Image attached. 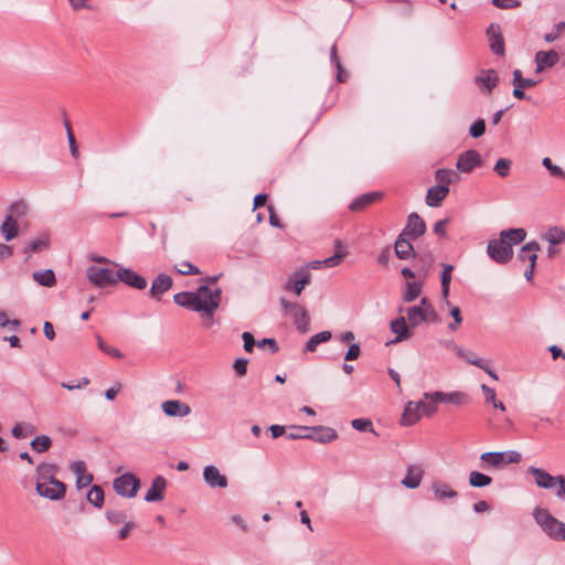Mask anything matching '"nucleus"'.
<instances>
[{"label":"nucleus","mask_w":565,"mask_h":565,"mask_svg":"<svg viewBox=\"0 0 565 565\" xmlns=\"http://www.w3.org/2000/svg\"><path fill=\"white\" fill-rule=\"evenodd\" d=\"M221 289H211L205 285L200 286L196 291H182L173 296L174 302L183 308L201 312L205 319L204 324L211 326L214 312L221 303Z\"/></svg>","instance_id":"1"},{"label":"nucleus","mask_w":565,"mask_h":565,"mask_svg":"<svg viewBox=\"0 0 565 565\" xmlns=\"http://www.w3.org/2000/svg\"><path fill=\"white\" fill-rule=\"evenodd\" d=\"M526 237L524 228H510L500 232L499 239H491L487 246L488 256L498 264H507L513 257V245Z\"/></svg>","instance_id":"2"},{"label":"nucleus","mask_w":565,"mask_h":565,"mask_svg":"<svg viewBox=\"0 0 565 565\" xmlns=\"http://www.w3.org/2000/svg\"><path fill=\"white\" fill-rule=\"evenodd\" d=\"M57 467L54 463L42 462L36 467V492L40 497L58 501L66 494V486L57 480Z\"/></svg>","instance_id":"3"},{"label":"nucleus","mask_w":565,"mask_h":565,"mask_svg":"<svg viewBox=\"0 0 565 565\" xmlns=\"http://www.w3.org/2000/svg\"><path fill=\"white\" fill-rule=\"evenodd\" d=\"M533 518L550 539L565 542V523L553 516L547 509L535 508Z\"/></svg>","instance_id":"4"},{"label":"nucleus","mask_w":565,"mask_h":565,"mask_svg":"<svg viewBox=\"0 0 565 565\" xmlns=\"http://www.w3.org/2000/svg\"><path fill=\"white\" fill-rule=\"evenodd\" d=\"M436 412L434 399H431L429 392L424 394V397L418 402H408L404 407L401 424L403 426H412L417 423L422 416H430Z\"/></svg>","instance_id":"5"},{"label":"nucleus","mask_w":565,"mask_h":565,"mask_svg":"<svg viewBox=\"0 0 565 565\" xmlns=\"http://www.w3.org/2000/svg\"><path fill=\"white\" fill-rule=\"evenodd\" d=\"M522 456L516 450L489 451L480 456V467L486 470H500L510 463H519Z\"/></svg>","instance_id":"6"},{"label":"nucleus","mask_w":565,"mask_h":565,"mask_svg":"<svg viewBox=\"0 0 565 565\" xmlns=\"http://www.w3.org/2000/svg\"><path fill=\"white\" fill-rule=\"evenodd\" d=\"M280 306L286 315H288L300 333H306L309 330V313L307 309L298 303L291 302L286 298H280Z\"/></svg>","instance_id":"7"},{"label":"nucleus","mask_w":565,"mask_h":565,"mask_svg":"<svg viewBox=\"0 0 565 565\" xmlns=\"http://www.w3.org/2000/svg\"><path fill=\"white\" fill-rule=\"evenodd\" d=\"M88 281L97 288H106L117 284V271L107 267L92 265L87 268Z\"/></svg>","instance_id":"8"},{"label":"nucleus","mask_w":565,"mask_h":565,"mask_svg":"<svg viewBox=\"0 0 565 565\" xmlns=\"http://www.w3.org/2000/svg\"><path fill=\"white\" fill-rule=\"evenodd\" d=\"M140 487V481L132 473H124L114 480L115 491L126 498H134Z\"/></svg>","instance_id":"9"},{"label":"nucleus","mask_w":565,"mask_h":565,"mask_svg":"<svg viewBox=\"0 0 565 565\" xmlns=\"http://www.w3.org/2000/svg\"><path fill=\"white\" fill-rule=\"evenodd\" d=\"M431 399H434L435 407L438 404H449L455 406H461L469 402V397L462 391H454L451 393H444L443 391L429 392Z\"/></svg>","instance_id":"10"},{"label":"nucleus","mask_w":565,"mask_h":565,"mask_svg":"<svg viewBox=\"0 0 565 565\" xmlns=\"http://www.w3.org/2000/svg\"><path fill=\"white\" fill-rule=\"evenodd\" d=\"M482 164L483 161L480 153L477 150L470 149L459 154L456 167L461 173H470Z\"/></svg>","instance_id":"11"},{"label":"nucleus","mask_w":565,"mask_h":565,"mask_svg":"<svg viewBox=\"0 0 565 565\" xmlns=\"http://www.w3.org/2000/svg\"><path fill=\"white\" fill-rule=\"evenodd\" d=\"M527 472L533 476L535 484L545 490H553L555 492L558 487V476H552L542 468L531 466L527 468Z\"/></svg>","instance_id":"12"},{"label":"nucleus","mask_w":565,"mask_h":565,"mask_svg":"<svg viewBox=\"0 0 565 565\" xmlns=\"http://www.w3.org/2000/svg\"><path fill=\"white\" fill-rule=\"evenodd\" d=\"M311 275L308 270L300 269L295 271L285 282L284 289L300 296L303 288L310 284Z\"/></svg>","instance_id":"13"},{"label":"nucleus","mask_w":565,"mask_h":565,"mask_svg":"<svg viewBox=\"0 0 565 565\" xmlns=\"http://www.w3.org/2000/svg\"><path fill=\"white\" fill-rule=\"evenodd\" d=\"M486 33L489 40L491 52L495 55L503 56L505 53V47L500 25L498 23H491L487 28Z\"/></svg>","instance_id":"14"},{"label":"nucleus","mask_w":565,"mask_h":565,"mask_svg":"<svg viewBox=\"0 0 565 565\" xmlns=\"http://www.w3.org/2000/svg\"><path fill=\"white\" fill-rule=\"evenodd\" d=\"M118 281H122L125 285L138 290L146 289L148 285L145 277L139 275L137 271L124 267H120L117 270V282Z\"/></svg>","instance_id":"15"},{"label":"nucleus","mask_w":565,"mask_h":565,"mask_svg":"<svg viewBox=\"0 0 565 565\" xmlns=\"http://www.w3.org/2000/svg\"><path fill=\"white\" fill-rule=\"evenodd\" d=\"M426 232V224L424 220L415 212L411 213L407 217L406 226L402 232V236L409 239H415Z\"/></svg>","instance_id":"16"},{"label":"nucleus","mask_w":565,"mask_h":565,"mask_svg":"<svg viewBox=\"0 0 565 565\" xmlns=\"http://www.w3.org/2000/svg\"><path fill=\"white\" fill-rule=\"evenodd\" d=\"M202 475L205 483L212 489H224L228 484L227 477L222 475L220 469L213 465L205 466Z\"/></svg>","instance_id":"17"},{"label":"nucleus","mask_w":565,"mask_h":565,"mask_svg":"<svg viewBox=\"0 0 565 565\" xmlns=\"http://www.w3.org/2000/svg\"><path fill=\"white\" fill-rule=\"evenodd\" d=\"M348 255L345 245L341 239L334 241V254L321 262H315L312 268H319L321 265L324 267H335L341 264L344 257Z\"/></svg>","instance_id":"18"},{"label":"nucleus","mask_w":565,"mask_h":565,"mask_svg":"<svg viewBox=\"0 0 565 565\" xmlns=\"http://www.w3.org/2000/svg\"><path fill=\"white\" fill-rule=\"evenodd\" d=\"M424 468L418 463L407 466L406 475L402 479L401 483L407 489H416L420 486L424 477Z\"/></svg>","instance_id":"19"},{"label":"nucleus","mask_w":565,"mask_h":565,"mask_svg":"<svg viewBox=\"0 0 565 565\" xmlns=\"http://www.w3.org/2000/svg\"><path fill=\"white\" fill-rule=\"evenodd\" d=\"M476 85L490 94L499 83V76L494 70H483L475 78Z\"/></svg>","instance_id":"20"},{"label":"nucleus","mask_w":565,"mask_h":565,"mask_svg":"<svg viewBox=\"0 0 565 565\" xmlns=\"http://www.w3.org/2000/svg\"><path fill=\"white\" fill-rule=\"evenodd\" d=\"M173 285V280L167 274H159L151 284L150 296L160 300L161 296L167 292Z\"/></svg>","instance_id":"21"},{"label":"nucleus","mask_w":565,"mask_h":565,"mask_svg":"<svg viewBox=\"0 0 565 565\" xmlns=\"http://www.w3.org/2000/svg\"><path fill=\"white\" fill-rule=\"evenodd\" d=\"M70 469L76 477L77 488H85L92 483L93 476L89 472H87L86 465L84 461L76 460L71 462Z\"/></svg>","instance_id":"22"},{"label":"nucleus","mask_w":565,"mask_h":565,"mask_svg":"<svg viewBox=\"0 0 565 565\" xmlns=\"http://www.w3.org/2000/svg\"><path fill=\"white\" fill-rule=\"evenodd\" d=\"M559 61V55L556 51H539L535 54L536 73H541L546 67L556 65Z\"/></svg>","instance_id":"23"},{"label":"nucleus","mask_w":565,"mask_h":565,"mask_svg":"<svg viewBox=\"0 0 565 565\" xmlns=\"http://www.w3.org/2000/svg\"><path fill=\"white\" fill-rule=\"evenodd\" d=\"M167 487V481L162 476H157L151 483V487L148 489L145 500L147 502H156L161 501L164 498V490Z\"/></svg>","instance_id":"24"},{"label":"nucleus","mask_w":565,"mask_h":565,"mask_svg":"<svg viewBox=\"0 0 565 565\" xmlns=\"http://www.w3.org/2000/svg\"><path fill=\"white\" fill-rule=\"evenodd\" d=\"M316 435L312 434H303L301 437L313 439L321 444H327L335 440L338 438L337 431L331 427L326 426H316L312 427Z\"/></svg>","instance_id":"25"},{"label":"nucleus","mask_w":565,"mask_h":565,"mask_svg":"<svg viewBox=\"0 0 565 565\" xmlns=\"http://www.w3.org/2000/svg\"><path fill=\"white\" fill-rule=\"evenodd\" d=\"M449 193L446 185H434L428 189L426 194V204L430 207L439 206Z\"/></svg>","instance_id":"26"},{"label":"nucleus","mask_w":565,"mask_h":565,"mask_svg":"<svg viewBox=\"0 0 565 565\" xmlns=\"http://www.w3.org/2000/svg\"><path fill=\"white\" fill-rule=\"evenodd\" d=\"M391 330L396 334L393 342H401L412 337V333L407 326V320L404 317H398L391 321Z\"/></svg>","instance_id":"27"},{"label":"nucleus","mask_w":565,"mask_h":565,"mask_svg":"<svg viewBox=\"0 0 565 565\" xmlns=\"http://www.w3.org/2000/svg\"><path fill=\"white\" fill-rule=\"evenodd\" d=\"M382 198L381 192H370L355 198L349 205L352 212H359Z\"/></svg>","instance_id":"28"},{"label":"nucleus","mask_w":565,"mask_h":565,"mask_svg":"<svg viewBox=\"0 0 565 565\" xmlns=\"http://www.w3.org/2000/svg\"><path fill=\"white\" fill-rule=\"evenodd\" d=\"M431 491L434 498L437 501H444L446 499H456L458 497V492L451 489L447 483L441 481H436L431 483Z\"/></svg>","instance_id":"29"},{"label":"nucleus","mask_w":565,"mask_h":565,"mask_svg":"<svg viewBox=\"0 0 565 565\" xmlns=\"http://www.w3.org/2000/svg\"><path fill=\"white\" fill-rule=\"evenodd\" d=\"M162 409L168 416H186L190 414L191 409L186 404H183L179 401H166L162 403Z\"/></svg>","instance_id":"30"},{"label":"nucleus","mask_w":565,"mask_h":565,"mask_svg":"<svg viewBox=\"0 0 565 565\" xmlns=\"http://www.w3.org/2000/svg\"><path fill=\"white\" fill-rule=\"evenodd\" d=\"M395 254L399 259H408L414 255V247L409 238L399 235L395 242Z\"/></svg>","instance_id":"31"},{"label":"nucleus","mask_w":565,"mask_h":565,"mask_svg":"<svg viewBox=\"0 0 565 565\" xmlns=\"http://www.w3.org/2000/svg\"><path fill=\"white\" fill-rule=\"evenodd\" d=\"M0 232L6 241L9 242L13 239L19 233L17 220L13 218L12 215H7L6 220L0 226Z\"/></svg>","instance_id":"32"},{"label":"nucleus","mask_w":565,"mask_h":565,"mask_svg":"<svg viewBox=\"0 0 565 565\" xmlns=\"http://www.w3.org/2000/svg\"><path fill=\"white\" fill-rule=\"evenodd\" d=\"M405 287H406V289L403 294V300L405 302H412V301L416 300L419 297V295L422 294L423 281L422 280H418V281L407 280Z\"/></svg>","instance_id":"33"},{"label":"nucleus","mask_w":565,"mask_h":565,"mask_svg":"<svg viewBox=\"0 0 565 565\" xmlns=\"http://www.w3.org/2000/svg\"><path fill=\"white\" fill-rule=\"evenodd\" d=\"M542 238L552 245H557L565 241V231L561 227L553 226L542 234Z\"/></svg>","instance_id":"34"},{"label":"nucleus","mask_w":565,"mask_h":565,"mask_svg":"<svg viewBox=\"0 0 565 565\" xmlns=\"http://www.w3.org/2000/svg\"><path fill=\"white\" fill-rule=\"evenodd\" d=\"M33 279L41 286L52 287L56 284L55 274L52 269L33 273Z\"/></svg>","instance_id":"35"},{"label":"nucleus","mask_w":565,"mask_h":565,"mask_svg":"<svg viewBox=\"0 0 565 565\" xmlns=\"http://www.w3.org/2000/svg\"><path fill=\"white\" fill-rule=\"evenodd\" d=\"M492 478L479 471L469 473V484L473 488H483L491 484Z\"/></svg>","instance_id":"36"},{"label":"nucleus","mask_w":565,"mask_h":565,"mask_svg":"<svg viewBox=\"0 0 565 565\" xmlns=\"http://www.w3.org/2000/svg\"><path fill=\"white\" fill-rule=\"evenodd\" d=\"M541 249L540 244L535 241L526 243L518 255L519 259L522 262H529L532 255L537 256V252Z\"/></svg>","instance_id":"37"},{"label":"nucleus","mask_w":565,"mask_h":565,"mask_svg":"<svg viewBox=\"0 0 565 565\" xmlns=\"http://www.w3.org/2000/svg\"><path fill=\"white\" fill-rule=\"evenodd\" d=\"M331 338L330 331H321L312 335L306 343V351L313 352L320 343L327 342Z\"/></svg>","instance_id":"38"},{"label":"nucleus","mask_w":565,"mask_h":565,"mask_svg":"<svg viewBox=\"0 0 565 565\" xmlns=\"http://www.w3.org/2000/svg\"><path fill=\"white\" fill-rule=\"evenodd\" d=\"M406 316L407 322L412 328H416L417 326L425 321L424 312L420 310L419 307L416 306L409 307L406 311Z\"/></svg>","instance_id":"39"},{"label":"nucleus","mask_w":565,"mask_h":565,"mask_svg":"<svg viewBox=\"0 0 565 565\" xmlns=\"http://www.w3.org/2000/svg\"><path fill=\"white\" fill-rule=\"evenodd\" d=\"M452 269H454V267L451 265H444V268H443V271L440 275L441 294L445 299H447L448 295H449Z\"/></svg>","instance_id":"40"},{"label":"nucleus","mask_w":565,"mask_h":565,"mask_svg":"<svg viewBox=\"0 0 565 565\" xmlns=\"http://www.w3.org/2000/svg\"><path fill=\"white\" fill-rule=\"evenodd\" d=\"M104 498V491L99 486H93L87 492V501L96 508L103 507Z\"/></svg>","instance_id":"41"},{"label":"nucleus","mask_w":565,"mask_h":565,"mask_svg":"<svg viewBox=\"0 0 565 565\" xmlns=\"http://www.w3.org/2000/svg\"><path fill=\"white\" fill-rule=\"evenodd\" d=\"M34 430L35 429L31 424L19 423L15 426H13L11 434L14 438L23 439L32 435Z\"/></svg>","instance_id":"42"},{"label":"nucleus","mask_w":565,"mask_h":565,"mask_svg":"<svg viewBox=\"0 0 565 565\" xmlns=\"http://www.w3.org/2000/svg\"><path fill=\"white\" fill-rule=\"evenodd\" d=\"M52 445V440L50 437L45 435L36 436L31 441V447L36 452H44L46 451Z\"/></svg>","instance_id":"43"},{"label":"nucleus","mask_w":565,"mask_h":565,"mask_svg":"<svg viewBox=\"0 0 565 565\" xmlns=\"http://www.w3.org/2000/svg\"><path fill=\"white\" fill-rule=\"evenodd\" d=\"M454 177L455 172L449 169H438L435 171V180L438 182L437 185H446L449 188Z\"/></svg>","instance_id":"44"},{"label":"nucleus","mask_w":565,"mask_h":565,"mask_svg":"<svg viewBox=\"0 0 565 565\" xmlns=\"http://www.w3.org/2000/svg\"><path fill=\"white\" fill-rule=\"evenodd\" d=\"M173 269L180 275H199L201 271L198 266L190 262H181L173 266Z\"/></svg>","instance_id":"45"},{"label":"nucleus","mask_w":565,"mask_h":565,"mask_svg":"<svg viewBox=\"0 0 565 565\" xmlns=\"http://www.w3.org/2000/svg\"><path fill=\"white\" fill-rule=\"evenodd\" d=\"M47 246H49V237L46 235H43L41 237L32 239L28 244V246L24 247V253L40 252L42 249H45Z\"/></svg>","instance_id":"46"},{"label":"nucleus","mask_w":565,"mask_h":565,"mask_svg":"<svg viewBox=\"0 0 565 565\" xmlns=\"http://www.w3.org/2000/svg\"><path fill=\"white\" fill-rule=\"evenodd\" d=\"M511 166H512V160L507 159V158H501L495 162L493 170L501 178H505L510 174Z\"/></svg>","instance_id":"47"},{"label":"nucleus","mask_w":565,"mask_h":565,"mask_svg":"<svg viewBox=\"0 0 565 565\" xmlns=\"http://www.w3.org/2000/svg\"><path fill=\"white\" fill-rule=\"evenodd\" d=\"M540 83L539 79L524 78L522 77V72L520 70L513 71V84H518L523 88L534 87Z\"/></svg>","instance_id":"48"},{"label":"nucleus","mask_w":565,"mask_h":565,"mask_svg":"<svg viewBox=\"0 0 565 565\" xmlns=\"http://www.w3.org/2000/svg\"><path fill=\"white\" fill-rule=\"evenodd\" d=\"M106 518L111 524L117 525L126 523L127 513L120 510H107Z\"/></svg>","instance_id":"49"},{"label":"nucleus","mask_w":565,"mask_h":565,"mask_svg":"<svg viewBox=\"0 0 565 565\" xmlns=\"http://www.w3.org/2000/svg\"><path fill=\"white\" fill-rule=\"evenodd\" d=\"M457 353L460 356H462L470 364L477 365L481 369L486 367V362L482 359L476 356L473 353H471L469 351H463L462 349H459V348H457Z\"/></svg>","instance_id":"50"},{"label":"nucleus","mask_w":565,"mask_h":565,"mask_svg":"<svg viewBox=\"0 0 565 565\" xmlns=\"http://www.w3.org/2000/svg\"><path fill=\"white\" fill-rule=\"evenodd\" d=\"M9 210V215H12V217L17 220L18 217H22L26 214L28 205L23 201H17L10 205Z\"/></svg>","instance_id":"51"},{"label":"nucleus","mask_w":565,"mask_h":565,"mask_svg":"<svg viewBox=\"0 0 565 565\" xmlns=\"http://www.w3.org/2000/svg\"><path fill=\"white\" fill-rule=\"evenodd\" d=\"M486 132V122L483 119L479 118L477 119L470 127H469V136L471 138H480Z\"/></svg>","instance_id":"52"},{"label":"nucleus","mask_w":565,"mask_h":565,"mask_svg":"<svg viewBox=\"0 0 565 565\" xmlns=\"http://www.w3.org/2000/svg\"><path fill=\"white\" fill-rule=\"evenodd\" d=\"M542 164L548 170V172L553 177L565 179V171L561 167L554 164L550 158H544Z\"/></svg>","instance_id":"53"},{"label":"nucleus","mask_w":565,"mask_h":565,"mask_svg":"<svg viewBox=\"0 0 565 565\" xmlns=\"http://www.w3.org/2000/svg\"><path fill=\"white\" fill-rule=\"evenodd\" d=\"M351 425L358 431H374L373 424L367 418H355L351 422Z\"/></svg>","instance_id":"54"},{"label":"nucleus","mask_w":565,"mask_h":565,"mask_svg":"<svg viewBox=\"0 0 565 565\" xmlns=\"http://www.w3.org/2000/svg\"><path fill=\"white\" fill-rule=\"evenodd\" d=\"M564 31H565V21H561L555 25L554 32H550L544 35V40L548 43L554 42L563 34Z\"/></svg>","instance_id":"55"},{"label":"nucleus","mask_w":565,"mask_h":565,"mask_svg":"<svg viewBox=\"0 0 565 565\" xmlns=\"http://www.w3.org/2000/svg\"><path fill=\"white\" fill-rule=\"evenodd\" d=\"M331 63L338 68V81L339 82H343L344 78H343V70H342V66H341V63H340V58L338 57L337 55V46L335 44H333L331 46Z\"/></svg>","instance_id":"56"},{"label":"nucleus","mask_w":565,"mask_h":565,"mask_svg":"<svg viewBox=\"0 0 565 565\" xmlns=\"http://www.w3.org/2000/svg\"><path fill=\"white\" fill-rule=\"evenodd\" d=\"M484 399L487 403H491L494 408H499L502 412L505 411L503 402L497 398L495 391H487Z\"/></svg>","instance_id":"57"},{"label":"nucleus","mask_w":565,"mask_h":565,"mask_svg":"<svg viewBox=\"0 0 565 565\" xmlns=\"http://www.w3.org/2000/svg\"><path fill=\"white\" fill-rule=\"evenodd\" d=\"M491 2L499 9H514L521 6L519 0H492Z\"/></svg>","instance_id":"58"},{"label":"nucleus","mask_w":565,"mask_h":565,"mask_svg":"<svg viewBox=\"0 0 565 565\" xmlns=\"http://www.w3.org/2000/svg\"><path fill=\"white\" fill-rule=\"evenodd\" d=\"M0 327H11L12 329H18L20 327V321L17 319L10 320L7 317V313L2 310H0Z\"/></svg>","instance_id":"59"},{"label":"nucleus","mask_w":565,"mask_h":565,"mask_svg":"<svg viewBox=\"0 0 565 565\" xmlns=\"http://www.w3.org/2000/svg\"><path fill=\"white\" fill-rule=\"evenodd\" d=\"M257 347L260 349L268 348L270 353H276L278 351V344L275 339H263L257 341Z\"/></svg>","instance_id":"60"},{"label":"nucleus","mask_w":565,"mask_h":565,"mask_svg":"<svg viewBox=\"0 0 565 565\" xmlns=\"http://www.w3.org/2000/svg\"><path fill=\"white\" fill-rule=\"evenodd\" d=\"M97 339H98V347L102 351H104L108 355H111L115 358H119L121 355L118 349L106 344L100 337H98Z\"/></svg>","instance_id":"61"},{"label":"nucleus","mask_w":565,"mask_h":565,"mask_svg":"<svg viewBox=\"0 0 565 565\" xmlns=\"http://www.w3.org/2000/svg\"><path fill=\"white\" fill-rule=\"evenodd\" d=\"M242 338H243V341H244V349H245V351L252 352L254 347L257 345V342L255 341L253 334L249 333V332H244Z\"/></svg>","instance_id":"62"},{"label":"nucleus","mask_w":565,"mask_h":565,"mask_svg":"<svg viewBox=\"0 0 565 565\" xmlns=\"http://www.w3.org/2000/svg\"><path fill=\"white\" fill-rule=\"evenodd\" d=\"M360 353H361L360 345L356 343H353L350 345L349 350L347 351L344 359L347 361L356 360L360 356Z\"/></svg>","instance_id":"63"},{"label":"nucleus","mask_w":565,"mask_h":565,"mask_svg":"<svg viewBox=\"0 0 565 565\" xmlns=\"http://www.w3.org/2000/svg\"><path fill=\"white\" fill-rule=\"evenodd\" d=\"M555 497L565 501V476H558V487L555 490Z\"/></svg>","instance_id":"64"}]
</instances>
